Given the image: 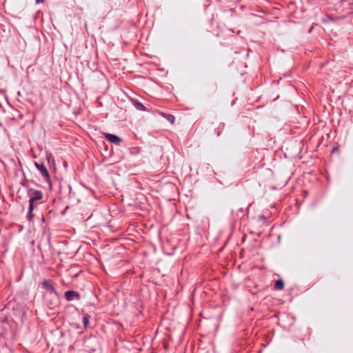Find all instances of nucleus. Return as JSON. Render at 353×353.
I'll return each mask as SVG.
<instances>
[{"instance_id": "nucleus-19", "label": "nucleus", "mask_w": 353, "mask_h": 353, "mask_svg": "<svg viewBox=\"0 0 353 353\" xmlns=\"http://www.w3.org/2000/svg\"><path fill=\"white\" fill-rule=\"evenodd\" d=\"M250 52V49H248V54H247V56H248V54H249V52Z\"/></svg>"}, {"instance_id": "nucleus-9", "label": "nucleus", "mask_w": 353, "mask_h": 353, "mask_svg": "<svg viewBox=\"0 0 353 353\" xmlns=\"http://www.w3.org/2000/svg\"><path fill=\"white\" fill-rule=\"evenodd\" d=\"M90 319V316L88 314H83V318H82V323L83 324V327L85 329L87 328L88 324H89Z\"/></svg>"}, {"instance_id": "nucleus-20", "label": "nucleus", "mask_w": 353, "mask_h": 353, "mask_svg": "<svg viewBox=\"0 0 353 353\" xmlns=\"http://www.w3.org/2000/svg\"><path fill=\"white\" fill-rule=\"evenodd\" d=\"M26 185H27V183H23V186H26Z\"/></svg>"}, {"instance_id": "nucleus-8", "label": "nucleus", "mask_w": 353, "mask_h": 353, "mask_svg": "<svg viewBox=\"0 0 353 353\" xmlns=\"http://www.w3.org/2000/svg\"><path fill=\"white\" fill-rule=\"evenodd\" d=\"M284 288V282L281 279L276 280L274 283V288L277 290H281Z\"/></svg>"}, {"instance_id": "nucleus-12", "label": "nucleus", "mask_w": 353, "mask_h": 353, "mask_svg": "<svg viewBox=\"0 0 353 353\" xmlns=\"http://www.w3.org/2000/svg\"><path fill=\"white\" fill-rule=\"evenodd\" d=\"M165 118L171 123L174 122L175 118L173 115L170 114H163Z\"/></svg>"}, {"instance_id": "nucleus-14", "label": "nucleus", "mask_w": 353, "mask_h": 353, "mask_svg": "<svg viewBox=\"0 0 353 353\" xmlns=\"http://www.w3.org/2000/svg\"><path fill=\"white\" fill-rule=\"evenodd\" d=\"M44 1H45V0H36V3L39 4V3H43Z\"/></svg>"}, {"instance_id": "nucleus-17", "label": "nucleus", "mask_w": 353, "mask_h": 353, "mask_svg": "<svg viewBox=\"0 0 353 353\" xmlns=\"http://www.w3.org/2000/svg\"><path fill=\"white\" fill-rule=\"evenodd\" d=\"M312 29H313V26H311V27H310V29H309V30H308V32H309V33H311V32H312Z\"/></svg>"}, {"instance_id": "nucleus-13", "label": "nucleus", "mask_w": 353, "mask_h": 353, "mask_svg": "<svg viewBox=\"0 0 353 353\" xmlns=\"http://www.w3.org/2000/svg\"><path fill=\"white\" fill-rule=\"evenodd\" d=\"M225 124L223 123H220L219 125L217 128L214 129V132L217 136H219L221 130L223 129Z\"/></svg>"}, {"instance_id": "nucleus-10", "label": "nucleus", "mask_w": 353, "mask_h": 353, "mask_svg": "<svg viewBox=\"0 0 353 353\" xmlns=\"http://www.w3.org/2000/svg\"><path fill=\"white\" fill-rule=\"evenodd\" d=\"M33 210H34V205H29L28 206V212L27 214V219L29 221H31L33 218Z\"/></svg>"}, {"instance_id": "nucleus-16", "label": "nucleus", "mask_w": 353, "mask_h": 353, "mask_svg": "<svg viewBox=\"0 0 353 353\" xmlns=\"http://www.w3.org/2000/svg\"><path fill=\"white\" fill-rule=\"evenodd\" d=\"M252 205H250L248 208H247V211H248V215L249 214V212H250V208H251Z\"/></svg>"}, {"instance_id": "nucleus-18", "label": "nucleus", "mask_w": 353, "mask_h": 353, "mask_svg": "<svg viewBox=\"0 0 353 353\" xmlns=\"http://www.w3.org/2000/svg\"><path fill=\"white\" fill-rule=\"evenodd\" d=\"M239 254L240 255H242L243 254V249H241L240 251H239Z\"/></svg>"}, {"instance_id": "nucleus-15", "label": "nucleus", "mask_w": 353, "mask_h": 353, "mask_svg": "<svg viewBox=\"0 0 353 353\" xmlns=\"http://www.w3.org/2000/svg\"><path fill=\"white\" fill-rule=\"evenodd\" d=\"M338 150H339L338 148H334L333 150H332V153H334V152H336Z\"/></svg>"}, {"instance_id": "nucleus-1", "label": "nucleus", "mask_w": 353, "mask_h": 353, "mask_svg": "<svg viewBox=\"0 0 353 353\" xmlns=\"http://www.w3.org/2000/svg\"><path fill=\"white\" fill-rule=\"evenodd\" d=\"M43 299L45 304L50 309H53L59 303V294H43Z\"/></svg>"}, {"instance_id": "nucleus-3", "label": "nucleus", "mask_w": 353, "mask_h": 353, "mask_svg": "<svg viewBox=\"0 0 353 353\" xmlns=\"http://www.w3.org/2000/svg\"><path fill=\"white\" fill-rule=\"evenodd\" d=\"M28 194L30 196L29 205H34V203L40 201L43 197V194L41 190H37L32 188L28 189Z\"/></svg>"}, {"instance_id": "nucleus-6", "label": "nucleus", "mask_w": 353, "mask_h": 353, "mask_svg": "<svg viewBox=\"0 0 353 353\" xmlns=\"http://www.w3.org/2000/svg\"><path fill=\"white\" fill-rule=\"evenodd\" d=\"M65 297L68 301H72L74 299L77 300L80 299V294L77 291L68 290L65 292Z\"/></svg>"}, {"instance_id": "nucleus-5", "label": "nucleus", "mask_w": 353, "mask_h": 353, "mask_svg": "<svg viewBox=\"0 0 353 353\" xmlns=\"http://www.w3.org/2000/svg\"><path fill=\"white\" fill-rule=\"evenodd\" d=\"M104 137L111 143L119 145L123 141V139L116 134L110 133H104Z\"/></svg>"}, {"instance_id": "nucleus-2", "label": "nucleus", "mask_w": 353, "mask_h": 353, "mask_svg": "<svg viewBox=\"0 0 353 353\" xmlns=\"http://www.w3.org/2000/svg\"><path fill=\"white\" fill-rule=\"evenodd\" d=\"M41 288L45 290L43 294H55L57 292L56 289L57 283L52 279H45L41 283Z\"/></svg>"}, {"instance_id": "nucleus-4", "label": "nucleus", "mask_w": 353, "mask_h": 353, "mask_svg": "<svg viewBox=\"0 0 353 353\" xmlns=\"http://www.w3.org/2000/svg\"><path fill=\"white\" fill-rule=\"evenodd\" d=\"M34 165L37 168V169L40 172L41 174L43 176L44 180L49 184L50 187L51 188L52 183L50 176L49 172L48 171L44 164L34 162Z\"/></svg>"}, {"instance_id": "nucleus-22", "label": "nucleus", "mask_w": 353, "mask_h": 353, "mask_svg": "<svg viewBox=\"0 0 353 353\" xmlns=\"http://www.w3.org/2000/svg\"><path fill=\"white\" fill-rule=\"evenodd\" d=\"M240 32H241V31H240V30H238V31H237V34H239Z\"/></svg>"}, {"instance_id": "nucleus-11", "label": "nucleus", "mask_w": 353, "mask_h": 353, "mask_svg": "<svg viewBox=\"0 0 353 353\" xmlns=\"http://www.w3.org/2000/svg\"><path fill=\"white\" fill-rule=\"evenodd\" d=\"M0 353H13L12 350L7 345H3L0 349Z\"/></svg>"}, {"instance_id": "nucleus-7", "label": "nucleus", "mask_w": 353, "mask_h": 353, "mask_svg": "<svg viewBox=\"0 0 353 353\" xmlns=\"http://www.w3.org/2000/svg\"><path fill=\"white\" fill-rule=\"evenodd\" d=\"M130 101L137 110H139V111H145L146 110V108L137 99H135L133 98H130Z\"/></svg>"}, {"instance_id": "nucleus-21", "label": "nucleus", "mask_w": 353, "mask_h": 353, "mask_svg": "<svg viewBox=\"0 0 353 353\" xmlns=\"http://www.w3.org/2000/svg\"><path fill=\"white\" fill-rule=\"evenodd\" d=\"M26 185H27V183H23V186H26Z\"/></svg>"}]
</instances>
